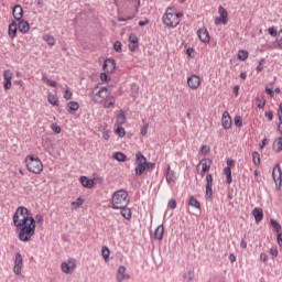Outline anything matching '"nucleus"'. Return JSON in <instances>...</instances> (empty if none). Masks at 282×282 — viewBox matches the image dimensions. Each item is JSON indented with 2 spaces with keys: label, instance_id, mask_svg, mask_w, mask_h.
I'll list each match as a JSON object with an SVG mask.
<instances>
[{
  "label": "nucleus",
  "instance_id": "nucleus-43",
  "mask_svg": "<svg viewBox=\"0 0 282 282\" xmlns=\"http://www.w3.org/2000/svg\"><path fill=\"white\" fill-rule=\"evenodd\" d=\"M271 226L274 228L275 232H281V225L276 220L271 219Z\"/></svg>",
  "mask_w": 282,
  "mask_h": 282
},
{
  "label": "nucleus",
  "instance_id": "nucleus-57",
  "mask_svg": "<svg viewBox=\"0 0 282 282\" xmlns=\"http://www.w3.org/2000/svg\"><path fill=\"white\" fill-rule=\"evenodd\" d=\"M72 96H73V94H72V91H69V90H66L65 94H64V98H65L66 100H72Z\"/></svg>",
  "mask_w": 282,
  "mask_h": 282
},
{
  "label": "nucleus",
  "instance_id": "nucleus-23",
  "mask_svg": "<svg viewBox=\"0 0 282 282\" xmlns=\"http://www.w3.org/2000/svg\"><path fill=\"white\" fill-rule=\"evenodd\" d=\"M154 239L162 241L164 239V225H160L154 231Z\"/></svg>",
  "mask_w": 282,
  "mask_h": 282
},
{
  "label": "nucleus",
  "instance_id": "nucleus-42",
  "mask_svg": "<svg viewBox=\"0 0 282 282\" xmlns=\"http://www.w3.org/2000/svg\"><path fill=\"white\" fill-rule=\"evenodd\" d=\"M116 127H117L116 133L119 135V138H124V134H126L124 128L118 124H116Z\"/></svg>",
  "mask_w": 282,
  "mask_h": 282
},
{
  "label": "nucleus",
  "instance_id": "nucleus-3",
  "mask_svg": "<svg viewBox=\"0 0 282 282\" xmlns=\"http://www.w3.org/2000/svg\"><path fill=\"white\" fill-rule=\"evenodd\" d=\"M112 208H127L129 206V194L124 189H119L112 194Z\"/></svg>",
  "mask_w": 282,
  "mask_h": 282
},
{
  "label": "nucleus",
  "instance_id": "nucleus-36",
  "mask_svg": "<svg viewBox=\"0 0 282 282\" xmlns=\"http://www.w3.org/2000/svg\"><path fill=\"white\" fill-rule=\"evenodd\" d=\"M249 53L246 50H241L238 52L239 61H248Z\"/></svg>",
  "mask_w": 282,
  "mask_h": 282
},
{
  "label": "nucleus",
  "instance_id": "nucleus-17",
  "mask_svg": "<svg viewBox=\"0 0 282 282\" xmlns=\"http://www.w3.org/2000/svg\"><path fill=\"white\" fill-rule=\"evenodd\" d=\"M18 30L19 32H21L22 34H28V32H30V23H28V21L25 20H18Z\"/></svg>",
  "mask_w": 282,
  "mask_h": 282
},
{
  "label": "nucleus",
  "instance_id": "nucleus-61",
  "mask_svg": "<svg viewBox=\"0 0 282 282\" xmlns=\"http://www.w3.org/2000/svg\"><path fill=\"white\" fill-rule=\"evenodd\" d=\"M100 80L107 82V80H109V76L106 75V73H101V74H100Z\"/></svg>",
  "mask_w": 282,
  "mask_h": 282
},
{
  "label": "nucleus",
  "instance_id": "nucleus-25",
  "mask_svg": "<svg viewBox=\"0 0 282 282\" xmlns=\"http://www.w3.org/2000/svg\"><path fill=\"white\" fill-rule=\"evenodd\" d=\"M142 171H153V169H155V163L147 162V158L144 156H142Z\"/></svg>",
  "mask_w": 282,
  "mask_h": 282
},
{
  "label": "nucleus",
  "instance_id": "nucleus-38",
  "mask_svg": "<svg viewBox=\"0 0 282 282\" xmlns=\"http://www.w3.org/2000/svg\"><path fill=\"white\" fill-rule=\"evenodd\" d=\"M109 254H111V252L109 251V248L102 247L101 257L105 259V261H109Z\"/></svg>",
  "mask_w": 282,
  "mask_h": 282
},
{
  "label": "nucleus",
  "instance_id": "nucleus-6",
  "mask_svg": "<svg viewBox=\"0 0 282 282\" xmlns=\"http://www.w3.org/2000/svg\"><path fill=\"white\" fill-rule=\"evenodd\" d=\"M210 166H213V160L210 159H203L197 164L196 169L199 173L200 177H204L208 171H210Z\"/></svg>",
  "mask_w": 282,
  "mask_h": 282
},
{
  "label": "nucleus",
  "instance_id": "nucleus-9",
  "mask_svg": "<svg viewBox=\"0 0 282 282\" xmlns=\"http://www.w3.org/2000/svg\"><path fill=\"white\" fill-rule=\"evenodd\" d=\"M272 177H273L276 188H281V182H282L281 165L276 164L273 167Z\"/></svg>",
  "mask_w": 282,
  "mask_h": 282
},
{
  "label": "nucleus",
  "instance_id": "nucleus-7",
  "mask_svg": "<svg viewBox=\"0 0 282 282\" xmlns=\"http://www.w3.org/2000/svg\"><path fill=\"white\" fill-rule=\"evenodd\" d=\"M187 87L193 91H197L199 87H202V77L196 74L191 75L187 77Z\"/></svg>",
  "mask_w": 282,
  "mask_h": 282
},
{
  "label": "nucleus",
  "instance_id": "nucleus-59",
  "mask_svg": "<svg viewBox=\"0 0 282 282\" xmlns=\"http://www.w3.org/2000/svg\"><path fill=\"white\" fill-rule=\"evenodd\" d=\"M270 254H272V257H279V250H276V248H271Z\"/></svg>",
  "mask_w": 282,
  "mask_h": 282
},
{
  "label": "nucleus",
  "instance_id": "nucleus-44",
  "mask_svg": "<svg viewBox=\"0 0 282 282\" xmlns=\"http://www.w3.org/2000/svg\"><path fill=\"white\" fill-rule=\"evenodd\" d=\"M61 268H62V271L65 272V274H69L72 270V267H69V263L67 262H63Z\"/></svg>",
  "mask_w": 282,
  "mask_h": 282
},
{
  "label": "nucleus",
  "instance_id": "nucleus-29",
  "mask_svg": "<svg viewBox=\"0 0 282 282\" xmlns=\"http://www.w3.org/2000/svg\"><path fill=\"white\" fill-rule=\"evenodd\" d=\"M43 41H45L50 47H54L56 45V40L52 35H43Z\"/></svg>",
  "mask_w": 282,
  "mask_h": 282
},
{
  "label": "nucleus",
  "instance_id": "nucleus-32",
  "mask_svg": "<svg viewBox=\"0 0 282 282\" xmlns=\"http://www.w3.org/2000/svg\"><path fill=\"white\" fill-rule=\"evenodd\" d=\"M113 158L117 160V162H127V155L122 152L113 153Z\"/></svg>",
  "mask_w": 282,
  "mask_h": 282
},
{
  "label": "nucleus",
  "instance_id": "nucleus-5",
  "mask_svg": "<svg viewBox=\"0 0 282 282\" xmlns=\"http://www.w3.org/2000/svg\"><path fill=\"white\" fill-rule=\"evenodd\" d=\"M96 89H98V86H96L91 93L94 102H104V100H107L111 94L107 87H101L97 93Z\"/></svg>",
  "mask_w": 282,
  "mask_h": 282
},
{
  "label": "nucleus",
  "instance_id": "nucleus-33",
  "mask_svg": "<svg viewBox=\"0 0 282 282\" xmlns=\"http://www.w3.org/2000/svg\"><path fill=\"white\" fill-rule=\"evenodd\" d=\"M193 208H197V210H200L202 209V205L198 203V200L191 196L189 197V203H188Z\"/></svg>",
  "mask_w": 282,
  "mask_h": 282
},
{
  "label": "nucleus",
  "instance_id": "nucleus-13",
  "mask_svg": "<svg viewBox=\"0 0 282 282\" xmlns=\"http://www.w3.org/2000/svg\"><path fill=\"white\" fill-rule=\"evenodd\" d=\"M221 126L224 129H230L232 127V118H230V113L228 111H225L221 117Z\"/></svg>",
  "mask_w": 282,
  "mask_h": 282
},
{
  "label": "nucleus",
  "instance_id": "nucleus-21",
  "mask_svg": "<svg viewBox=\"0 0 282 282\" xmlns=\"http://www.w3.org/2000/svg\"><path fill=\"white\" fill-rule=\"evenodd\" d=\"M175 180H177L175 176V171L171 170V166L169 165L166 172V182L167 184H175Z\"/></svg>",
  "mask_w": 282,
  "mask_h": 282
},
{
  "label": "nucleus",
  "instance_id": "nucleus-49",
  "mask_svg": "<svg viewBox=\"0 0 282 282\" xmlns=\"http://www.w3.org/2000/svg\"><path fill=\"white\" fill-rule=\"evenodd\" d=\"M43 82L46 83V85H50V87H56V82L55 80L43 77Z\"/></svg>",
  "mask_w": 282,
  "mask_h": 282
},
{
  "label": "nucleus",
  "instance_id": "nucleus-54",
  "mask_svg": "<svg viewBox=\"0 0 282 282\" xmlns=\"http://www.w3.org/2000/svg\"><path fill=\"white\" fill-rule=\"evenodd\" d=\"M210 152V147H208V145H203L202 148H200V153L203 154V155H206V153H209Z\"/></svg>",
  "mask_w": 282,
  "mask_h": 282
},
{
  "label": "nucleus",
  "instance_id": "nucleus-2",
  "mask_svg": "<svg viewBox=\"0 0 282 282\" xmlns=\"http://www.w3.org/2000/svg\"><path fill=\"white\" fill-rule=\"evenodd\" d=\"M182 17L184 15L177 9L169 7L162 17V23L170 30H175L180 25Z\"/></svg>",
  "mask_w": 282,
  "mask_h": 282
},
{
  "label": "nucleus",
  "instance_id": "nucleus-52",
  "mask_svg": "<svg viewBox=\"0 0 282 282\" xmlns=\"http://www.w3.org/2000/svg\"><path fill=\"white\" fill-rule=\"evenodd\" d=\"M169 208H171L172 210H175V208H177V202H175V199H171L167 204Z\"/></svg>",
  "mask_w": 282,
  "mask_h": 282
},
{
  "label": "nucleus",
  "instance_id": "nucleus-63",
  "mask_svg": "<svg viewBox=\"0 0 282 282\" xmlns=\"http://www.w3.org/2000/svg\"><path fill=\"white\" fill-rule=\"evenodd\" d=\"M267 94L271 97L274 98V90L270 89V88H265Z\"/></svg>",
  "mask_w": 282,
  "mask_h": 282
},
{
  "label": "nucleus",
  "instance_id": "nucleus-19",
  "mask_svg": "<svg viewBox=\"0 0 282 282\" xmlns=\"http://www.w3.org/2000/svg\"><path fill=\"white\" fill-rule=\"evenodd\" d=\"M127 272V268L124 265L119 267L117 272V281L122 282L124 279H129V275L124 274Z\"/></svg>",
  "mask_w": 282,
  "mask_h": 282
},
{
  "label": "nucleus",
  "instance_id": "nucleus-30",
  "mask_svg": "<svg viewBox=\"0 0 282 282\" xmlns=\"http://www.w3.org/2000/svg\"><path fill=\"white\" fill-rule=\"evenodd\" d=\"M224 173L227 177V184H232V170L230 166L225 167Z\"/></svg>",
  "mask_w": 282,
  "mask_h": 282
},
{
  "label": "nucleus",
  "instance_id": "nucleus-62",
  "mask_svg": "<svg viewBox=\"0 0 282 282\" xmlns=\"http://www.w3.org/2000/svg\"><path fill=\"white\" fill-rule=\"evenodd\" d=\"M278 245L282 248V232H278Z\"/></svg>",
  "mask_w": 282,
  "mask_h": 282
},
{
  "label": "nucleus",
  "instance_id": "nucleus-56",
  "mask_svg": "<svg viewBox=\"0 0 282 282\" xmlns=\"http://www.w3.org/2000/svg\"><path fill=\"white\" fill-rule=\"evenodd\" d=\"M34 221L36 224H43V216L41 214H37L34 218Z\"/></svg>",
  "mask_w": 282,
  "mask_h": 282
},
{
  "label": "nucleus",
  "instance_id": "nucleus-4",
  "mask_svg": "<svg viewBox=\"0 0 282 282\" xmlns=\"http://www.w3.org/2000/svg\"><path fill=\"white\" fill-rule=\"evenodd\" d=\"M25 164L30 173H35L36 175H39L40 173H43V163L40 161L39 158H34L33 155H28L25 159Z\"/></svg>",
  "mask_w": 282,
  "mask_h": 282
},
{
  "label": "nucleus",
  "instance_id": "nucleus-40",
  "mask_svg": "<svg viewBox=\"0 0 282 282\" xmlns=\"http://www.w3.org/2000/svg\"><path fill=\"white\" fill-rule=\"evenodd\" d=\"M206 199H213V185H206Z\"/></svg>",
  "mask_w": 282,
  "mask_h": 282
},
{
  "label": "nucleus",
  "instance_id": "nucleus-41",
  "mask_svg": "<svg viewBox=\"0 0 282 282\" xmlns=\"http://www.w3.org/2000/svg\"><path fill=\"white\" fill-rule=\"evenodd\" d=\"M83 204H85V200H83V198H77L76 202L72 203V208L76 209V208H80V206H83Z\"/></svg>",
  "mask_w": 282,
  "mask_h": 282
},
{
  "label": "nucleus",
  "instance_id": "nucleus-60",
  "mask_svg": "<svg viewBox=\"0 0 282 282\" xmlns=\"http://www.w3.org/2000/svg\"><path fill=\"white\" fill-rule=\"evenodd\" d=\"M52 130L54 131V133H61V128L57 124H53Z\"/></svg>",
  "mask_w": 282,
  "mask_h": 282
},
{
  "label": "nucleus",
  "instance_id": "nucleus-16",
  "mask_svg": "<svg viewBox=\"0 0 282 282\" xmlns=\"http://www.w3.org/2000/svg\"><path fill=\"white\" fill-rule=\"evenodd\" d=\"M135 174L142 175V152H137L135 154Z\"/></svg>",
  "mask_w": 282,
  "mask_h": 282
},
{
  "label": "nucleus",
  "instance_id": "nucleus-47",
  "mask_svg": "<svg viewBox=\"0 0 282 282\" xmlns=\"http://www.w3.org/2000/svg\"><path fill=\"white\" fill-rule=\"evenodd\" d=\"M113 50L115 52H122V43L120 41L115 42Z\"/></svg>",
  "mask_w": 282,
  "mask_h": 282
},
{
  "label": "nucleus",
  "instance_id": "nucleus-26",
  "mask_svg": "<svg viewBox=\"0 0 282 282\" xmlns=\"http://www.w3.org/2000/svg\"><path fill=\"white\" fill-rule=\"evenodd\" d=\"M127 122V116L124 115V110H120L117 116V126H122Z\"/></svg>",
  "mask_w": 282,
  "mask_h": 282
},
{
  "label": "nucleus",
  "instance_id": "nucleus-58",
  "mask_svg": "<svg viewBox=\"0 0 282 282\" xmlns=\"http://www.w3.org/2000/svg\"><path fill=\"white\" fill-rule=\"evenodd\" d=\"M278 118L280 122H282V104H280L279 109H278Z\"/></svg>",
  "mask_w": 282,
  "mask_h": 282
},
{
  "label": "nucleus",
  "instance_id": "nucleus-45",
  "mask_svg": "<svg viewBox=\"0 0 282 282\" xmlns=\"http://www.w3.org/2000/svg\"><path fill=\"white\" fill-rule=\"evenodd\" d=\"M234 122H235L236 127H239V128L243 127V119H241V117H239V116L235 117Z\"/></svg>",
  "mask_w": 282,
  "mask_h": 282
},
{
  "label": "nucleus",
  "instance_id": "nucleus-28",
  "mask_svg": "<svg viewBox=\"0 0 282 282\" xmlns=\"http://www.w3.org/2000/svg\"><path fill=\"white\" fill-rule=\"evenodd\" d=\"M67 107H68V113H74V111H78V109L80 108V105H78V102L76 101H69Z\"/></svg>",
  "mask_w": 282,
  "mask_h": 282
},
{
  "label": "nucleus",
  "instance_id": "nucleus-8",
  "mask_svg": "<svg viewBox=\"0 0 282 282\" xmlns=\"http://www.w3.org/2000/svg\"><path fill=\"white\" fill-rule=\"evenodd\" d=\"M218 14L215 19V25H228V11L224 7L218 8Z\"/></svg>",
  "mask_w": 282,
  "mask_h": 282
},
{
  "label": "nucleus",
  "instance_id": "nucleus-12",
  "mask_svg": "<svg viewBox=\"0 0 282 282\" xmlns=\"http://www.w3.org/2000/svg\"><path fill=\"white\" fill-rule=\"evenodd\" d=\"M197 36L202 43H210V34L206 28H202L197 31Z\"/></svg>",
  "mask_w": 282,
  "mask_h": 282
},
{
  "label": "nucleus",
  "instance_id": "nucleus-50",
  "mask_svg": "<svg viewBox=\"0 0 282 282\" xmlns=\"http://www.w3.org/2000/svg\"><path fill=\"white\" fill-rule=\"evenodd\" d=\"M276 43L280 50H282V30L278 32Z\"/></svg>",
  "mask_w": 282,
  "mask_h": 282
},
{
  "label": "nucleus",
  "instance_id": "nucleus-55",
  "mask_svg": "<svg viewBox=\"0 0 282 282\" xmlns=\"http://www.w3.org/2000/svg\"><path fill=\"white\" fill-rule=\"evenodd\" d=\"M206 182H207V186H213V174H207L206 175Z\"/></svg>",
  "mask_w": 282,
  "mask_h": 282
},
{
  "label": "nucleus",
  "instance_id": "nucleus-53",
  "mask_svg": "<svg viewBox=\"0 0 282 282\" xmlns=\"http://www.w3.org/2000/svg\"><path fill=\"white\" fill-rule=\"evenodd\" d=\"M186 54H187V56H188L189 58H194V56H195V48L188 47V48L186 50Z\"/></svg>",
  "mask_w": 282,
  "mask_h": 282
},
{
  "label": "nucleus",
  "instance_id": "nucleus-24",
  "mask_svg": "<svg viewBox=\"0 0 282 282\" xmlns=\"http://www.w3.org/2000/svg\"><path fill=\"white\" fill-rule=\"evenodd\" d=\"M17 30H19V25L15 21H12L9 25V36L10 39H14L17 36Z\"/></svg>",
  "mask_w": 282,
  "mask_h": 282
},
{
  "label": "nucleus",
  "instance_id": "nucleus-27",
  "mask_svg": "<svg viewBox=\"0 0 282 282\" xmlns=\"http://www.w3.org/2000/svg\"><path fill=\"white\" fill-rule=\"evenodd\" d=\"M273 149L276 153H281L282 150V137H279L273 142Z\"/></svg>",
  "mask_w": 282,
  "mask_h": 282
},
{
  "label": "nucleus",
  "instance_id": "nucleus-39",
  "mask_svg": "<svg viewBox=\"0 0 282 282\" xmlns=\"http://www.w3.org/2000/svg\"><path fill=\"white\" fill-rule=\"evenodd\" d=\"M47 100L51 105L53 106H58V98H56V96L52 95V94H48L47 96Z\"/></svg>",
  "mask_w": 282,
  "mask_h": 282
},
{
  "label": "nucleus",
  "instance_id": "nucleus-51",
  "mask_svg": "<svg viewBox=\"0 0 282 282\" xmlns=\"http://www.w3.org/2000/svg\"><path fill=\"white\" fill-rule=\"evenodd\" d=\"M268 32L270 36H279V32H276V29H274V26L269 28Z\"/></svg>",
  "mask_w": 282,
  "mask_h": 282
},
{
  "label": "nucleus",
  "instance_id": "nucleus-10",
  "mask_svg": "<svg viewBox=\"0 0 282 282\" xmlns=\"http://www.w3.org/2000/svg\"><path fill=\"white\" fill-rule=\"evenodd\" d=\"M21 270H23V256H21V253H17L15 260H14L13 272H14V274L19 275V274H21Z\"/></svg>",
  "mask_w": 282,
  "mask_h": 282
},
{
  "label": "nucleus",
  "instance_id": "nucleus-14",
  "mask_svg": "<svg viewBox=\"0 0 282 282\" xmlns=\"http://www.w3.org/2000/svg\"><path fill=\"white\" fill-rule=\"evenodd\" d=\"M139 46V39L137 34H130L129 36V50L135 52Z\"/></svg>",
  "mask_w": 282,
  "mask_h": 282
},
{
  "label": "nucleus",
  "instance_id": "nucleus-46",
  "mask_svg": "<svg viewBox=\"0 0 282 282\" xmlns=\"http://www.w3.org/2000/svg\"><path fill=\"white\" fill-rule=\"evenodd\" d=\"M113 105H116V99L111 98L109 101H105L104 107L106 109H109V108L113 107Z\"/></svg>",
  "mask_w": 282,
  "mask_h": 282
},
{
  "label": "nucleus",
  "instance_id": "nucleus-18",
  "mask_svg": "<svg viewBox=\"0 0 282 282\" xmlns=\"http://www.w3.org/2000/svg\"><path fill=\"white\" fill-rule=\"evenodd\" d=\"M116 69V61L115 59H106L104 63V72L111 73Z\"/></svg>",
  "mask_w": 282,
  "mask_h": 282
},
{
  "label": "nucleus",
  "instance_id": "nucleus-34",
  "mask_svg": "<svg viewBox=\"0 0 282 282\" xmlns=\"http://www.w3.org/2000/svg\"><path fill=\"white\" fill-rule=\"evenodd\" d=\"M256 105H257L258 109H263L265 107V98L257 97Z\"/></svg>",
  "mask_w": 282,
  "mask_h": 282
},
{
  "label": "nucleus",
  "instance_id": "nucleus-20",
  "mask_svg": "<svg viewBox=\"0 0 282 282\" xmlns=\"http://www.w3.org/2000/svg\"><path fill=\"white\" fill-rule=\"evenodd\" d=\"M79 182L85 188H94L96 184L94 180H89L87 176H80Z\"/></svg>",
  "mask_w": 282,
  "mask_h": 282
},
{
  "label": "nucleus",
  "instance_id": "nucleus-11",
  "mask_svg": "<svg viewBox=\"0 0 282 282\" xmlns=\"http://www.w3.org/2000/svg\"><path fill=\"white\" fill-rule=\"evenodd\" d=\"M3 78H4L3 87H4V90L8 91V89H11L12 87V72L10 69L4 70Z\"/></svg>",
  "mask_w": 282,
  "mask_h": 282
},
{
  "label": "nucleus",
  "instance_id": "nucleus-22",
  "mask_svg": "<svg viewBox=\"0 0 282 282\" xmlns=\"http://www.w3.org/2000/svg\"><path fill=\"white\" fill-rule=\"evenodd\" d=\"M252 215L257 224H259V221H263V209L261 207H256L252 212Z\"/></svg>",
  "mask_w": 282,
  "mask_h": 282
},
{
  "label": "nucleus",
  "instance_id": "nucleus-35",
  "mask_svg": "<svg viewBox=\"0 0 282 282\" xmlns=\"http://www.w3.org/2000/svg\"><path fill=\"white\" fill-rule=\"evenodd\" d=\"M252 162L253 164H256V166H259V164H261V155L259 154V152L252 153Z\"/></svg>",
  "mask_w": 282,
  "mask_h": 282
},
{
  "label": "nucleus",
  "instance_id": "nucleus-64",
  "mask_svg": "<svg viewBox=\"0 0 282 282\" xmlns=\"http://www.w3.org/2000/svg\"><path fill=\"white\" fill-rule=\"evenodd\" d=\"M240 248H242V250H246V248H248V242H246V240H241Z\"/></svg>",
  "mask_w": 282,
  "mask_h": 282
},
{
  "label": "nucleus",
  "instance_id": "nucleus-1",
  "mask_svg": "<svg viewBox=\"0 0 282 282\" xmlns=\"http://www.w3.org/2000/svg\"><path fill=\"white\" fill-rule=\"evenodd\" d=\"M13 226L19 230V239L24 243L30 241L36 232V220L26 207L20 206L13 215Z\"/></svg>",
  "mask_w": 282,
  "mask_h": 282
},
{
  "label": "nucleus",
  "instance_id": "nucleus-48",
  "mask_svg": "<svg viewBox=\"0 0 282 282\" xmlns=\"http://www.w3.org/2000/svg\"><path fill=\"white\" fill-rule=\"evenodd\" d=\"M264 116L269 122H272V120H274V113L272 112V110L264 112Z\"/></svg>",
  "mask_w": 282,
  "mask_h": 282
},
{
  "label": "nucleus",
  "instance_id": "nucleus-15",
  "mask_svg": "<svg viewBox=\"0 0 282 282\" xmlns=\"http://www.w3.org/2000/svg\"><path fill=\"white\" fill-rule=\"evenodd\" d=\"M12 14H13V18L15 19V21H22L23 7H21L20 4H17L15 7H13Z\"/></svg>",
  "mask_w": 282,
  "mask_h": 282
},
{
  "label": "nucleus",
  "instance_id": "nucleus-31",
  "mask_svg": "<svg viewBox=\"0 0 282 282\" xmlns=\"http://www.w3.org/2000/svg\"><path fill=\"white\" fill-rule=\"evenodd\" d=\"M119 210L124 219H131V209L127 208V206L119 208Z\"/></svg>",
  "mask_w": 282,
  "mask_h": 282
},
{
  "label": "nucleus",
  "instance_id": "nucleus-37",
  "mask_svg": "<svg viewBox=\"0 0 282 282\" xmlns=\"http://www.w3.org/2000/svg\"><path fill=\"white\" fill-rule=\"evenodd\" d=\"M193 279H195V271H187L184 274V281L191 282V281H193Z\"/></svg>",
  "mask_w": 282,
  "mask_h": 282
}]
</instances>
